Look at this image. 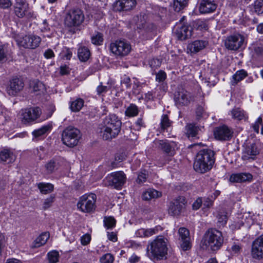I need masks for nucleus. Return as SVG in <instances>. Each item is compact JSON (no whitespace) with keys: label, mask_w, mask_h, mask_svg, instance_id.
Masks as SVG:
<instances>
[{"label":"nucleus","mask_w":263,"mask_h":263,"mask_svg":"<svg viewBox=\"0 0 263 263\" xmlns=\"http://www.w3.org/2000/svg\"><path fill=\"white\" fill-rule=\"evenodd\" d=\"M121 125V121L116 115H109L104 119L100 128L101 136L105 140H111L120 133Z\"/></svg>","instance_id":"1"},{"label":"nucleus","mask_w":263,"mask_h":263,"mask_svg":"<svg viewBox=\"0 0 263 263\" xmlns=\"http://www.w3.org/2000/svg\"><path fill=\"white\" fill-rule=\"evenodd\" d=\"M214 162V152L210 149H203L196 155L193 167L196 172L203 174L211 170Z\"/></svg>","instance_id":"2"},{"label":"nucleus","mask_w":263,"mask_h":263,"mask_svg":"<svg viewBox=\"0 0 263 263\" xmlns=\"http://www.w3.org/2000/svg\"><path fill=\"white\" fill-rule=\"evenodd\" d=\"M223 243V237L221 232L210 229L204 234L201 243L208 250L216 251L220 249Z\"/></svg>","instance_id":"3"},{"label":"nucleus","mask_w":263,"mask_h":263,"mask_svg":"<svg viewBox=\"0 0 263 263\" xmlns=\"http://www.w3.org/2000/svg\"><path fill=\"white\" fill-rule=\"evenodd\" d=\"M81 138L80 130L71 126L66 127L62 133L63 143L69 147L77 145Z\"/></svg>","instance_id":"4"},{"label":"nucleus","mask_w":263,"mask_h":263,"mask_svg":"<svg viewBox=\"0 0 263 263\" xmlns=\"http://www.w3.org/2000/svg\"><path fill=\"white\" fill-rule=\"evenodd\" d=\"M152 255L158 259H162L167 254V240L163 236H159L150 245Z\"/></svg>","instance_id":"5"},{"label":"nucleus","mask_w":263,"mask_h":263,"mask_svg":"<svg viewBox=\"0 0 263 263\" xmlns=\"http://www.w3.org/2000/svg\"><path fill=\"white\" fill-rule=\"evenodd\" d=\"M42 114V110L39 107H31L22 109L20 113V119L22 123L30 125L34 123Z\"/></svg>","instance_id":"6"},{"label":"nucleus","mask_w":263,"mask_h":263,"mask_svg":"<svg viewBox=\"0 0 263 263\" xmlns=\"http://www.w3.org/2000/svg\"><path fill=\"white\" fill-rule=\"evenodd\" d=\"M96 199L95 194H85L80 197L77 203L78 209L83 213H91L95 210Z\"/></svg>","instance_id":"7"},{"label":"nucleus","mask_w":263,"mask_h":263,"mask_svg":"<svg viewBox=\"0 0 263 263\" xmlns=\"http://www.w3.org/2000/svg\"><path fill=\"white\" fill-rule=\"evenodd\" d=\"M84 14L79 9L70 10L66 14L64 23L68 27L79 26L84 20Z\"/></svg>","instance_id":"8"},{"label":"nucleus","mask_w":263,"mask_h":263,"mask_svg":"<svg viewBox=\"0 0 263 263\" xmlns=\"http://www.w3.org/2000/svg\"><path fill=\"white\" fill-rule=\"evenodd\" d=\"M125 180V174L123 172L119 171L108 175L103 182L105 186L118 189L124 184Z\"/></svg>","instance_id":"9"},{"label":"nucleus","mask_w":263,"mask_h":263,"mask_svg":"<svg viewBox=\"0 0 263 263\" xmlns=\"http://www.w3.org/2000/svg\"><path fill=\"white\" fill-rule=\"evenodd\" d=\"M109 49L114 55L124 57L129 53L131 46L125 40H117L110 43Z\"/></svg>","instance_id":"10"},{"label":"nucleus","mask_w":263,"mask_h":263,"mask_svg":"<svg viewBox=\"0 0 263 263\" xmlns=\"http://www.w3.org/2000/svg\"><path fill=\"white\" fill-rule=\"evenodd\" d=\"M13 11L15 16L20 18L31 17L34 15L33 12L30 11L29 4L26 0H15Z\"/></svg>","instance_id":"11"},{"label":"nucleus","mask_w":263,"mask_h":263,"mask_svg":"<svg viewBox=\"0 0 263 263\" xmlns=\"http://www.w3.org/2000/svg\"><path fill=\"white\" fill-rule=\"evenodd\" d=\"M41 38L34 34H27L17 40L18 44L25 48L34 49L38 47Z\"/></svg>","instance_id":"12"},{"label":"nucleus","mask_w":263,"mask_h":263,"mask_svg":"<svg viewBox=\"0 0 263 263\" xmlns=\"http://www.w3.org/2000/svg\"><path fill=\"white\" fill-rule=\"evenodd\" d=\"M185 203V199L183 196H179L171 201L168 207L169 214L173 216L179 215L184 208Z\"/></svg>","instance_id":"13"},{"label":"nucleus","mask_w":263,"mask_h":263,"mask_svg":"<svg viewBox=\"0 0 263 263\" xmlns=\"http://www.w3.org/2000/svg\"><path fill=\"white\" fill-rule=\"evenodd\" d=\"M245 36L239 33H236L229 36L225 43L227 49L237 50L241 48L245 43Z\"/></svg>","instance_id":"14"},{"label":"nucleus","mask_w":263,"mask_h":263,"mask_svg":"<svg viewBox=\"0 0 263 263\" xmlns=\"http://www.w3.org/2000/svg\"><path fill=\"white\" fill-rule=\"evenodd\" d=\"M24 87V83L22 79L13 78L10 80L6 87V91L10 96H15L22 91Z\"/></svg>","instance_id":"15"},{"label":"nucleus","mask_w":263,"mask_h":263,"mask_svg":"<svg viewBox=\"0 0 263 263\" xmlns=\"http://www.w3.org/2000/svg\"><path fill=\"white\" fill-rule=\"evenodd\" d=\"M195 96L187 90L182 89L175 96L176 103L180 106H186L193 101Z\"/></svg>","instance_id":"16"},{"label":"nucleus","mask_w":263,"mask_h":263,"mask_svg":"<svg viewBox=\"0 0 263 263\" xmlns=\"http://www.w3.org/2000/svg\"><path fill=\"white\" fill-rule=\"evenodd\" d=\"M251 254L256 259L263 258V234L256 238L253 242Z\"/></svg>","instance_id":"17"},{"label":"nucleus","mask_w":263,"mask_h":263,"mask_svg":"<svg viewBox=\"0 0 263 263\" xmlns=\"http://www.w3.org/2000/svg\"><path fill=\"white\" fill-rule=\"evenodd\" d=\"M193 28L191 26L182 24L177 25L175 33L177 38L180 40H185L192 35Z\"/></svg>","instance_id":"18"},{"label":"nucleus","mask_w":263,"mask_h":263,"mask_svg":"<svg viewBox=\"0 0 263 263\" xmlns=\"http://www.w3.org/2000/svg\"><path fill=\"white\" fill-rule=\"evenodd\" d=\"M233 133L231 128L223 125L216 128L214 134L216 139L226 141L231 138Z\"/></svg>","instance_id":"19"},{"label":"nucleus","mask_w":263,"mask_h":263,"mask_svg":"<svg viewBox=\"0 0 263 263\" xmlns=\"http://www.w3.org/2000/svg\"><path fill=\"white\" fill-rule=\"evenodd\" d=\"M179 239L181 242L180 246L183 251H187L191 249V243L190 242V232L185 228H180L178 230Z\"/></svg>","instance_id":"20"},{"label":"nucleus","mask_w":263,"mask_h":263,"mask_svg":"<svg viewBox=\"0 0 263 263\" xmlns=\"http://www.w3.org/2000/svg\"><path fill=\"white\" fill-rule=\"evenodd\" d=\"M216 8L215 0H201L199 10L201 13H208L214 11Z\"/></svg>","instance_id":"21"},{"label":"nucleus","mask_w":263,"mask_h":263,"mask_svg":"<svg viewBox=\"0 0 263 263\" xmlns=\"http://www.w3.org/2000/svg\"><path fill=\"white\" fill-rule=\"evenodd\" d=\"M132 9V0H119L113 5L115 11H128Z\"/></svg>","instance_id":"22"},{"label":"nucleus","mask_w":263,"mask_h":263,"mask_svg":"<svg viewBox=\"0 0 263 263\" xmlns=\"http://www.w3.org/2000/svg\"><path fill=\"white\" fill-rule=\"evenodd\" d=\"M259 153L257 148L255 144L247 146L243 152L242 158L245 160L250 159H254V157Z\"/></svg>","instance_id":"23"},{"label":"nucleus","mask_w":263,"mask_h":263,"mask_svg":"<svg viewBox=\"0 0 263 263\" xmlns=\"http://www.w3.org/2000/svg\"><path fill=\"white\" fill-rule=\"evenodd\" d=\"M252 179V175L249 173H241L232 174L230 177V180L233 182H242L250 181Z\"/></svg>","instance_id":"24"},{"label":"nucleus","mask_w":263,"mask_h":263,"mask_svg":"<svg viewBox=\"0 0 263 263\" xmlns=\"http://www.w3.org/2000/svg\"><path fill=\"white\" fill-rule=\"evenodd\" d=\"M62 159H52L48 162L45 165L46 170L48 174H51L58 170L62 163L63 162Z\"/></svg>","instance_id":"25"},{"label":"nucleus","mask_w":263,"mask_h":263,"mask_svg":"<svg viewBox=\"0 0 263 263\" xmlns=\"http://www.w3.org/2000/svg\"><path fill=\"white\" fill-rule=\"evenodd\" d=\"M0 160L7 164L12 163L15 161V156L10 150L5 149L0 152Z\"/></svg>","instance_id":"26"},{"label":"nucleus","mask_w":263,"mask_h":263,"mask_svg":"<svg viewBox=\"0 0 263 263\" xmlns=\"http://www.w3.org/2000/svg\"><path fill=\"white\" fill-rule=\"evenodd\" d=\"M230 114L233 119L238 121L246 120L248 118L246 112L239 107H234L231 110Z\"/></svg>","instance_id":"27"},{"label":"nucleus","mask_w":263,"mask_h":263,"mask_svg":"<svg viewBox=\"0 0 263 263\" xmlns=\"http://www.w3.org/2000/svg\"><path fill=\"white\" fill-rule=\"evenodd\" d=\"M208 45V42L203 40H197L189 45V48L192 52H197L204 48Z\"/></svg>","instance_id":"28"},{"label":"nucleus","mask_w":263,"mask_h":263,"mask_svg":"<svg viewBox=\"0 0 263 263\" xmlns=\"http://www.w3.org/2000/svg\"><path fill=\"white\" fill-rule=\"evenodd\" d=\"M162 196L161 192L153 189H149L142 194V198L144 200H149L153 198H157Z\"/></svg>","instance_id":"29"},{"label":"nucleus","mask_w":263,"mask_h":263,"mask_svg":"<svg viewBox=\"0 0 263 263\" xmlns=\"http://www.w3.org/2000/svg\"><path fill=\"white\" fill-rule=\"evenodd\" d=\"M49 238V234L47 232L42 233L37 237L32 243L31 248H39L45 245Z\"/></svg>","instance_id":"30"},{"label":"nucleus","mask_w":263,"mask_h":263,"mask_svg":"<svg viewBox=\"0 0 263 263\" xmlns=\"http://www.w3.org/2000/svg\"><path fill=\"white\" fill-rule=\"evenodd\" d=\"M78 55L80 61L86 62L90 57V51L87 47L80 46L78 50Z\"/></svg>","instance_id":"31"},{"label":"nucleus","mask_w":263,"mask_h":263,"mask_svg":"<svg viewBox=\"0 0 263 263\" xmlns=\"http://www.w3.org/2000/svg\"><path fill=\"white\" fill-rule=\"evenodd\" d=\"M161 148L166 154L169 155H173L175 152V147L176 144L172 141L170 142H166L161 141L160 143Z\"/></svg>","instance_id":"32"},{"label":"nucleus","mask_w":263,"mask_h":263,"mask_svg":"<svg viewBox=\"0 0 263 263\" xmlns=\"http://www.w3.org/2000/svg\"><path fill=\"white\" fill-rule=\"evenodd\" d=\"M52 126L50 124H48L42 126L41 128L33 130L32 133V135L35 138H38L51 131Z\"/></svg>","instance_id":"33"},{"label":"nucleus","mask_w":263,"mask_h":263,"mask_svg":"<svg viewBox=\"0 0 263 263\" xmlns=\"http://www.w3.org/2000/svg\"><path fill=\"white\" fill-rule=\"evenodd\" d=\"M247 76V72L243 69H241L236 71V72L232 76L231 80V84L232 85H236L239 82L242 80Z\"/></svg>","instance_id":"34"},{"label":"nucleus","mask_w":263,"mask_h":263,"mask_svg":"<svg viewBox=\"0 0 263 263\" xmlns=\"http://www.w3.org/2000/svg\"><path fill=\"white\" fill-rule=\"evenodd\" d=\"M199 130V127L193 124H189L185 126V134L189 138L196 137Z\"/></svg>","instance_id":"35"},{"label":"nucleus","mask_w":263,"mask_h":263,"mask_svg":"<svg viewBox=\"0 0 263 263\" xmlns=\"http://www.w3.org/2000/svg\"><path fill=\"white\" fill-rule=\"evenodd\" d=\"M37 187L41 193L43 194H49L54 190V185L50 183L40 182L37 184Z\"/></svg>","instance_id":"36"},{"label":"nucleus","mask_w":263,"mask_h":263,"mask_svg":"<svg viewBox=\"0 0 263 263\" xmlns=\"http://www.w3.org/2000/svg\"><path fill=\"white\" fill-rule=\"evenodd\" d=\"M31 86L33 91L36 92L37 95L44 93L46 90L44 84L39 80L33 81L32 82Z\"/></svg>","instance_id":"37"},{"label":"nucleus","mask_w":263,"mask_h":263,"mask_svg":"<svg viewBox=\"0 0 263 263\" xmlns=\"http://www.w3.org/2000/svg\"><path fill=\"white\" fill-rule=\"evenodd\" d=\"M84 101L81 98H77L70 103V108L72 111H79L84 106Z\"/></svg>","instance_id":"38"},{"label":"nucleus","mask_w":263,"mask_h":263,"mask_svg":"<svg viewBox=\"0 0 263 263\" xmlns=\"http://www.w3.org/2000/svg\"><path fill=\"white\" fill-rule=\"evenodd\" d=\"M172 122L170 120L167 115L163 114L161 116L160 127L162 131L167 130L172 125Z\"/></svg>","instance_id":"39"},{"label":"nucleus","mask_w":263,"mask_h":263,"mask_svg":"<svg viewBox=\"0 0 263 263\" xmlns=\"http://www.w3.org/2000/svg\"><path fill=\"white\" fill-rule=\"evenodd\" d=\"M103 41V34L99 32H96L91 37V42L92 44L97 46L102 45Z\"/></svg>","instance_id":"40"},{"label":"nucleus","mask_w":263,"mask_h":263,"mask_svg":"<svg viewBox=\"0 0 263 263\" xmlns=\"http://www.w3.org/2000/svg\"><path fill=\"white\" fill-rule=\"evenodd\" d=\"M105 227L107 229H112L116 226V220L112 216L105 217L103 220Z\"/></svg>","instance_id":"41"},{"label":"nucleus","mask_w":263,"mask_h":263,"mask_svg":"<svg viewBox=\"0 0 263 263\" xmlns=\"http://www.w3.org/2000/svg\"><path fill=\"white\" fill-rule=\"evenodd\" d=\"M188 0H174V8L175 11L179 12L187 4Z\"/></svg>","instance_id":"42"},{"label":"nucleus","mask_w":263,"mask_h":263,"mask_svg":"<svg viewBox=\"0 0 263 263\" xmlns=\"http://www.w3.org/2000/svg\"><path fill=\"white\" fill-rule=\"evenodd\" d=\"M47 257L49 263H57L59 261V252L57 251H50L48 253Z\"/></svg>","instance_id":"43"},{"label":"nucleus","mask_w":263,"mask_h":263,"mask_svg":"<svg viewBox=\"0 0 263 263\" xmlns=\"http://www.w3.org/2000/svg\"><path fill=\"white\" fill-rule=\"evenodd\" d=\"M217 218L219 224L221 226H224L228 219L227 213L224 211L219 212L217 216Z\"/></svg>","instance_id":"44"},{"label":"nucleus","mask_w":263,"mask_h":263,"mask_svg":"<svg viewBox=\"0 0 263 263\" xmlns=\"http://www.w3.org/2000/svg\"><path fill=\"white\" fill-rule=\"evenodd\" d=\"M55 197L54 195H52L44 200L43 204V210H46L52 205V203L54 201Z\"/></svg>","instance_id":"45"},{"label":"nucleus","mask_w":263,"mask_h":263,"mask_svg":"<svg viewBox=\"0 0 263 263\" xmlns=\"http://www.w3.org/2000/svg\"><path fill=\"white\" fill-rule=\"evenodd\" d=\"M196 114V118L198 120L201 119V118H206L208 117V115L205 111L204 108L201 106L197 108Z\"/></svg>","instance_id":"46"},{"label":"nucleus","mask_w":263,"mask_h":263,"mask_svg":"<svg viewBox=\"0 0 263 263\" xmlns=\"http://www.w3.org/2000/svg\"><path fill=\"white\" fill-rule=\"evenodd\" d=\"M254 10L258 14L263 13V0H256L254 2Z\"/></svg>","instance_id":"47"},{"label":"nucleus","mask_w":263,"mask_h":263,"mask_svg":"<svg viewBox=\"0 0 263 263\" xmlns=\"http://www.w3.org/2000/svg\"><path fill=\"white\" fill-rule=\"evenodd\" d=\"M114 260V257L110 253H106L103 255L100 259L101 263H112Z\"/></svg>","instance_id":"48"},{"label":"nucleus","mask_w":263,"mask_h":263,"mask_svg":"<svg viewBox=\"0 0 263 263\" xmlns=\"http://www.w3.org/2000/svg\"><path fill=\"white\" fill-rule=\"evenodd\" d=\"M147 174L145 173H140L138 174L136 182L139 184H142L146 181Z\"/></svg>","instance_id":"49"},{"label":"nucleus","mask_w":263,"mask_h":263,"mask_svg":"<svg viewBox=\"0 0 263 263\" xmlns=\"http://www.w3.org/2000/svg\"><path fill=\"white\" fill-rule=\"evenodd\" d=\"M110 89V87L103 86L102 85V83H101L100 84L97 88V92L98 95H101L103 93L106 92Z\"/></svg>","instance_id":"50"},{"label":"nucleus","mask_w":263,"mask_h":263,"mask_svg":"<svg viewBox=\"0 0 263 263\" xmlns=\"http://www.w3.org/2000/svg\"><path fill=\"white\" fill-rule=\"evenodd\" d=\"M12 5L11 0H0V8L6 9L9 8Z\"/></svg>","instance_id":"51"},{"label":"nucleus","mask_w":263,"mask_h":263,"mask_svg":"<svg viewBox=\"0 0 263 263\" xmlns=\"http://www.w3.org/2000/svg\"><path fill=\"white\" fill-rule=\"evenodd\" d=\"M166 78V74L163 71H159L156 75V80L159 82L164 81Z\"/></svg>","instance_id":"52"},{"label":"nucleus","mask_w":263,"mask_h":263,"mask_svg":"<svg viewBox=\"0 0 263 263\" xmlns=\"http://www.w3.org/2000/svg\"><path fill=\"white\" fill-rule=\"evenodd\" d=\"M195 23L197 29L199 30H205L208 29V26L206 24L201 20H198L195 22Z\"/></svg>","instance_id":"53"},{"label":"nucleus","mask_w":263,"mask_h":263,"mask_svg":"<svg viewBox=\"0 0 263 263\" xmlns=\"http://www.w3.org/2000/svg\"><path fill=\"white\" fill-rule=\"evenodd\" d=\"M7 53L6 47L4 45H0V62L6 58Z\"/></svg>","instance_id":"54"},{"label":"nucleus","mask_w":263,"mask_h":263,"mask_svg":"<svg viewBox=\"0 0 263 263\" xmlns=\"http://www.w3.org/2000/svg\"><path fill=\"white\" fill-rule=\"evenodd\" d=\"M126 157V155L125 153H117L115 156V160L117 163L121 162L125 160Z\"/></svg>","instance_id":"55"},{"label":"nucleus","mask_w":263,"mask_h":263,"mask_svg":"<svg viewBox=\"0 0 263 263\" xmlns=\"http://www.w3.org/2000/svg\"><path fill=\"white\" fill-rule=\"evenodd\" d=\"M262 119L261 117H259L257 118L256 122L254 123V124L253 125L252 127L254 129V130L257 133H259V126L262 124Z\"/></svg>","instance_id":"56"},{"label":"nucleus","mask_w":263,"mask_h":263,"mask_svg":"<svg viewBox=\"0 0 263 263\" xmlns=\"http://www.w3.org/2000/svg\"><path fill=\"white\" fill-rule=\"evenodd\" d=\"M121 84L124 85L126 88L130 87V78L129 76L124 75L121 80Z\"/></svg>","instance_id":"57"},{"label":"nucleus","mask_w":263,"mask_h":263,"mask_svg":"<svg viewBox=\"0 0 263 263\" xmlns=\"http://www.w3.org/2000/svg\"><path fill=\"white\" fill-rule=\"evenodd\" d=\"M158 228L155 227V228H151L148 229H145V237L151 236L158 232Z\"/></svg>","instance_id":"58"},{"label":"nucleus","mask_w":263,"mask_h":263,"mask_svg":"<svg viewBox=\"0 0 263 263\" xmlns=\"http://www.w3.org/2000/svg\"><path fill=\"white\" fill-rule=\"evenodd\" d=\"M90 239H91L90 235L88 234H86L84 235L82 237H81V243L84 246L87 245L89 243Z\"/></svg>","instance_id":"59"},{"label":"nucleus","mask_w":263,"mask_h":263,"mask_svg":"<svg viewBox=\"0 0 263 263\" xmlns=\"http://www.w3.org/2000/svg\"><path fill=\"white\" fill-rule=\"evenodd\" d=\"M214 200L211 198H205L203 200V205L204 208H209L213 205Z\"/></svg>","instance_id":"60"},{"label":"nucleus","mask_w":263,"mask_h":263,"mask_svg":"<svg viewBox=\"0 0 263 263\" xmlns=\"http://www.w3.org/2000/svg\"><path fill=\"white\" fill-rule=\"evenodd\" d=\"M203 201L201 198H197L193 203L192 207L194 210H198L201 206Z\"/></svg>","instance_id":"61"},{"label":"nucleus","mask_w":263,"mask_h":263,"mask_svg":"<svg viewBox=\"0 0 263 263\" xmlns=\"http://www.w3.org/2000/svg\"><path fill=\"white\" fill-rule=\"evenodd\" d=\"M253 50L257 55H260L263 53V46L260 44L255 45L253 46Z\"/></svg>","instance_id":"62"},{"label":"nucleus","mask_w":263,"mask_h":263,"mask_svg":"<svg viewBox=\"0 0 263 263\" xmlns=\"http://www.w3.org/2000/svg\"><path fill=\"white\" fill-rule=\"evenodd\" d=\"M150 66L153 68H157L161 65V62L158 59H153L149 62Z\"/></svg>","instance_id":"63"},{"label":"nucleus","mask_w":263,"mask_h":263,"mask_svg":"<svg viewBox=\"0 0 263 263\" xmlns=\"http://www.w3.org/2000/svg\"><path fill=\"white\" fill-rule=\"evenodd\" d=\"M107 238L108 239L112 241L113 242H116L117 241L118 238H117V235L115 232H107Z\"/></svg>","instance_id":"64"}]
</instances>
